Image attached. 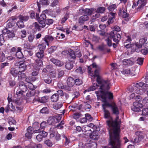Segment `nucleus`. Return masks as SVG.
<instances>
[{
  "label": "nucleus",
  "mask_w": 148,
  "mask_h": 148,
  "mask_svg": "<svg viewBox=\"0 0 148 148\" xmlns=\"http://www.w3.org/2000/svg\"><path fill=\"white\" fill-rule=\"evenodd\" d=\"M9 85L11 87H13L16 84V83L14 80H11L9 82Z\"/></svg>",
  "instance_id": "nucleus-55"
},
{
  "label": "nucleus",
  "mask_w": 148,
  "mask_h": 148,
  "mask_svg": "<svg viewBox=\"0 0 148 148\" xmlns=\"http://www.w3.org/2000/svg\"><path fill=\"white\" fill-rule=\"evenodd\" d=\"M68 17L69 16H68V15L67 14H66L65 15L64 17L62 18L61 20V23L62 24L64 23L65 21L67 20Z\"/></svg>",
  "instance_id": "nucleus-60"
},
{
  "label": "nucleus",
  "mask_w": 148,
  "mask_h": 148,
  "mask_svg": "<svg viewBox=\"0 0 148 148\" xmlns=\"http://www.w3.org/2000/svg\"><path fill=\"white\" fill-rule=\"evenodd\" d=\"M49 2L47 0H41L40 1V3L42 5H47L49 4Z\"/></svg>",
  "instance_id": "nucleus-49"
},
{
  "label": "nucleus",
  "mask_w": 148,
  "mask_h": 148,
  "mask_svg": "<svg viewBox=\"0 0 148 148\" xmlns=\"http://www.w3.org/2000/svg\"><path fill=\"white\" fill-rule=\"evenodd\" d=\"M44 143L49 147H51L52 146V142L49 140H46L44 142Z\"/></svg>",
  "instance_id": "nucleus-50"
},
{
  "label": "nucleus",
  "mask_w": 148,
  "mask_h": 148,
  "mask_svg": "<svg viewBox=\"0 0 148 148\" xmlns=\"http://www.w3.org/2000/svg\"><path fill=\"white\" fill-rule=\"evenodd\" d=\"M147 38H146L140 39L139 42H137L135 44V45L138 48L142 47L143 46L146 48L148 46V43L147 42Z\"/></svg>",
  "instance_id": "nucleus-8"
},
{
  "label": "nucleus",
  "mask_w": 148,
  "mask_h": 148,
  "mask_svg": "<svg viewBox=\"0 0 148 148\" xmlns=\"http://www.w3.org/2000/svg\"><path fill=\"white\" fill-rule=\"evenodd\" d=\"M144 59L141 58H138L137 60V63L140 65H141L143 63Z\"/></svg>",
  "instance_id": "nucleus-54"
},
{
  "label": "nucleus",
  "mask_w": 148,
  "mask_h": 148,
  "mask_svg": "<svg viewBox=\"0 0 148 148\" xmlns=\"http://www.w3.org/2000/svg\"><path fill=\"white\" fill-rule=\"evenodd\" d=\"M110 36L111 38L113 39L114 42L118 43L121 38V35L118 34L115 31H112L110 33Z\"/></svg>",
  "instance_id": "nucleus-9"
},
{
  "label": "nucleus",
  "mask_w": 148,
  "mask_h": 148,
  "mask_svg": "<svg viewBox=\"0 0 148 148\" xmlns=\"http://www.w3.org/2000/svg\"><path fill=\"white\" fill-rule=\"evenodd\" d=\"M100 96L97 92H96L97 94V97L98 99L101 100V99L102 101L107 106L110 108L112 111L113 114L117 116L119 114V110L117 105L114 103L111 104L110 103L107 101V97L109 99H112L113 98L112 94L110 92H107L106 93L100 92Z\"/></svg>",
  "instance_id": "nucleus-3"
},
{
  "label": "nucleus",
  "mask_w": 148,
  "mask_h": 148,
  "mask_svg": "<svg viewBox=\"0 0 148 148\" xmlns=\"http://www.w3.org/2000/svg\"><path fill=\"white\" fill-rule=\"evenodd\" d=\"M16 64L19 65L18 69L20 73L23 72L26 69L27 65L25 63L22 62H20Z\"/></svg>",
  "instance_id": "nucleus-19"
},
{
  "label": "nucleus",
  "mask_w": 148,
  "mask_h": 148,
  "mask_svg": "<svg viewBox=\"0 0 148 148\" xmlns=\"http://www.w3.org/2000/svg\"><path fill=\"white\" fill-rule=\"evenodd\" d=\"M49 99V97L47 96H44L42 97H37L34 99V101H38L41 103H45L47 102Z\"/></svg>",
  "instance_id": "nucleus-18"
},
{
  "label": "nucleus",
  "mask_w": 148,
  "mask_h": 148,
  "mask_svg": "<svg viewBox=\"0 0 148 148\" xmlns=\"http://www.w3.org/2000/svg\"><path fill=\"white\" fill-rule=\"evenodd\" d=\"M131 41V39L129 36H125L123 41V43H125V44L130 43Z\"/></svg>",
  "instance_id": "nucleus-37"
},
{
  "label": "nucleus",
  "mask_w": 148,
  "mask_h": 148,
  "mask_svg": "<svg viewBox=\"0 0 148 148\" xmlns=\"http://www.w3.org/2000/svg\"><path fill=\"white\" fill-rule=\"evenodd\" d=\"M51 61L55 65L58 66H61L64 64V63L59 60L55 59L54 58H51Z\"/></svg>",
  "instance_id": "nucleus-23"
},
{
  "label": "nucleus",
  "mask_w": 148,
  "mask_h": 148,
  "mask_svg": "<svg viewBox=\"0 0 148 148\" xmlns=\"http://www.w3.org/2000/svg\"><path fill=\"white\" fill-rule=\"evenodd\" d=\"M36 66L34 67L35 69L32 73L33 76H36L38 74L39 67L42 66V62L41 60H36Z\"/></svg>",
  "instance_id": "nucleus-6"
},
{
  "label": "nucleus",
  "mask_w": 148,
  "mask_h": 148,
  "mask_svg": "<svg viewBox=\"0 0 148 148\" xmlns=\"http://www.w3.org/2000/svg\"><path fill=\"white\" fill-rule=\"evenodd\" d=\"M143 103L147 106H148V97H146L143 100Z\"/></svg>",
  "instance_id": "nucleus-64"
},
{
  "label": "nucleus",
  "mask_w": 148,
  "mask_h": 148,
  "mask_svg": "<svg viewBox=\"0 0 148 148\" xmlns=\"http://www.w3.org/2000/svg\"><path fill=\"white\" fill-rule=\"evenodd\" d=\"M123 45L127 49L130 48L133 46L132 44H130V43L125 44V43H123Z\"/></svg>",
  "instance_id": "nucleus-58"
},
{
  "label": "nucleus",
  "mask_w": 148,
  "mask_h": 148,
  "mask_svg": "<svg viewBox=\"0 0 148 148\" xmlns=\"http://www.w3.org/2000/svg\"><path fill=\"white\" fill-rule=\"evenodd\" d=\"M125 6H124L122 7V8H120L119 9V16H121L122 15V17L123 18H125V20H127L126 18L128 16L129 14L126 12V10H125Z\"/></svg>",
  "instance_id": "nucleus-15"
},
{
  "label": "nucleus",
  "mask_w": 148,
  "mask_h": 148,
  "mask_svg": "<svg viewBox=\"0 0 148 148\" xmlns=\"http://www.w3.org/2000/svg\"><path fill=\"white\" fill-rule=\"evenodd\" d=\"M90 138L92 139L97 140L99 138L97 132L96 131H93V132L90 135Z\"/></svg>",
  "instance_id": "nucleus-30"
},
{
  "label": "nucleus",
  "mask_w": 148,
  "mask_h": 148,
  "mask_svg": "<svg viewBox=\"0 0 148 148\" xmlns=\"http://www.w3.org/2000/svg\"><path fill=\"white\" fill-rule=\"evenodd\" d=\"M26 81L27 82L29 83L28 85L29 87L31 90H34V85L31 82L34 81L35 80V78H31L29 77V78H26L25 79Z\"/></svg>",
  "instance_id": "nucleus-22"
},
{
  "label": "nucleus",
  "mask_w": 148,
  "mask_h": 148,
  "mask_svg": "<svg viewBox=\"0 0 148 148\" xmlns=\"http://www.w3.org/2000/svg\"><path fill=\"white\" fill-rule=\"evenodd\" d=\"M17 25L19 28H22L24 27V25L23 21H21L18 22L16 23Z\"/></svg>",
  "instance_id": "nucleus-46"
},
{
  "label": "nucleus",
  "mask_w": 148,
  "mask_h": 148,
  "mask_svg": "<svg viewBox=\"0 0 148 148\" xmlns=\"http://www.w3.org/2000/svg\"><path fill=\"white\" fill-rule=\"evenodd\" d=\"M47 132L42 131L41 133L38 134L36 136V139L38 141L40 142L42 140L43 138L47 137Z\"/></svg>",
  "instance_id": "nucleus-20"
},
{
  "label": "nucleus",
  "mask_w": 148,
  "mask_h": 148,
  "mask_svg": "<svg viewBox=\"0 0 148 148\" xmlns=\"http://www.w3.org/2000/svg\"><path fill=\"white\" fill-rule=\"evenodd\" d=\"M42 25L40 24L39 25L37 22H35L32 25V29L34 33H36L37 31H39L40 28H43L41 26Z\"/></svg>",
  "instance_id": "nucleus-21"
},
{
  "label": "nucleus",
  "mask_w": 148,
  "mask_h": 148,
  "mask_svg": "<svg viewBox=\"0 0 148 148\" xmlns=\"http://www.w3.org/2000/svg\"><path fill=\"white\" fill-rule=\"evenodd\" d=\"M88 19L89 17L87 15H83L79 17L78 22L81 24H83L85 21H88Z\"/></svg>",
  "instance_id": "nucleus-24"
},
{
  "label": "nucleus",
  "mask_w": 148,
  "mask_h": 148,
  "mask_svg": "<svg viewBox=\"0 0 148 148\" xmlns=\"http://www.w3.org/2000/svg\"><path fill=\"white\" fill-rule=\"evenodd\" d=\"M59 98V96L58 94H54L51 96V99L52 102H56L58 101Z\"/></svg>",
  "instance_id": "nucleus-32"
},
{
  "label": "nucleus",
  "mask_w": 148,
  "mask_h": 148,
  "mask_svg": "<svg viewBox=\"0 0 148 148\" xmlns=\"http://www.w3.org/2000/svg\"><path fill=\"white\" fill-rule=\"evenodd\" d=\"M50 137L51 138H55L57 141H58L60 139V136L59 134L56 131L53 130L51 128L50 130Z\"/></svg>",
  "instance_id": "nucleus-13"
},
{
  "label": "nucleus",
  "mask_w": 148,
  "mask_h": 148,
  "mask_svg": "<svg viewBox=\"0 0 148 148\" xmlns=\"http://www.w3.org/2000/svg\"><path fill=\"white\" fill-rule=\"evenodd\" d=\"M10 73L11 75L14 77H17L18 75H19L18 76V78H19L20 77H22L21 76H24V74H21V75H20L19 73H20L19 72V71H18L16 68H12L10 70Z\"/></svg>",
  "instance_id": "nucleus-14"
},
{
  "label": "nucleus",
  "mask_w": 148,
  "mask_h": 148,
  "mask_svg": "<svg viewBox=\"0 0 148 148\" xmlns=\"http://www.w3.org/2000/svg\"><path fill=\"white\" fill-rule=\"evenodd\" d=\"M6 36H8V38H11L14 36V34L13 32L9 31Z\"/></svg>",
  "instance_id": "nucleus-59"
},
{
  "label": "nucleus",
  "mask_w": 148,
  "mask_h": 148,
  "mask_svg": "<svg viewBox=\"0 0 148 148\" xmlns=\"http://www.w3.org/2000/svg\"><path fill=\"white\" fill-rule=\"evenodd\" d=\"M122 73L123 74H130L131 75L133 76L134 75L135 71H132L131 72L130 69H123L122 71Z\"/></svg>",
  "instance_id": "nucleus-28"
},
{
  "label": "nucleus",
  "mask_w": 148,
  "mask_h": 148,
  "mask_svg": "<svg viewBox=\"0 0 148 148\" xmlns=\"http://www.w3.org/2000/svg\"><path fill=\"white\" fill-rule=\"evenodd\" d=\"M106 106L104 103L102 105L104 112V117L105 119H107L106 123L108 126V129L110 140L119 136L121 122L119 116H116L115 120H113L110 112L106 109Z\"/></svg>",
  "instance_id": "nucleus-2"
},
{
  "label": "nucleus",
  "mask_w": 148,
  "mask_h": 148,
  "mask_svg": "<svg viewBox=\"0 0 148 148\" xmlns=\"http://www.w3.org/2000/svg\"><path fill=\"white\" fill-rule=\"evenodd\" d=\"M62 116V114H59L55 117L52 116L50 117L48 119V123L49 125H52L55 123L59 122L60 121Z\"/></svg>",
  "instance_id": "nucleus-7"
},
{
  "label": "nucleus",
  "mask_w": 148,
  "mask_h": 148,
  "mask_svg": "<svg viewBox=\"0 0 148 148\" xmlns=\"http://www.w3.org/2000/svg\"><path fill=\"white\" fill-rule=\"evenodd\" d=\"M21 48L19 47L17 49V51L15 53L16 56L18 58H22L23 57V55L21 52Z\"/></svg>",
  "instance_id": "nucleus-27"
},
{
  "label": "nucleus",
  "mask_w": 148,
  "mask_h": 148,
  "mask_svg": "<svg viewBox=\"0 0 148 148\" xmlns=\"http://www.w3.org/2000/svg\"><path fill=\"white\" fill-rule=\"evenodd\" d=\"M115 14V13L113 12H111L109 14V18L107 22L109 24L112 23L113 22V19L114 18Z\"/></svg>",
  "instance_id": "nucleus-26"
},
{
  "label": "nucleus",
  "mask_w": 148,
  "mask_h": 148,
  "mask_svg": "<svg viewBox=\"0 0 148 148\" xmlns=\"http://www.w3.org/2000/svg\"><path fill=\"white\" fill-rule=\"evenodd\" d=\"M67 83L69 87H71L74 84L75 80L73 78L69 77L67 79Z\"/></svg>",
  "instance_id": "nucleus-25"
},
{
  "label": "nucleus",
  "mask_w": 148,
  "mask_h": 148,
  "mask_svg": "<svg viewBox=\"0 0 148 148\" xmlns=\"http://www.w3.org/2000/svg\"><path fill=\"white\" fill-rule=\"evenodd\" d=\"M105 10V8L104 7H100L98 8L96 10L95 12L97 13H103Z\"/></svg>",
  "instance_id": "nucleus-40"
},
{
  "label": "nucleus",
  "mask_w": 148,
  "mask_h": 148,
  "mask_svg": "<svg viewBox=\"0 0 148 148\" xmlns=\"http://www.w3.org/2000/svg\"><path fill=\"white\" fill-rule=\"evenodd\" d=\"M88 69L89 74L91 76L92 80L94 81L95 78L97 77V81L99 85H97V84H93L92 86L84 91V93L85 94L87 91H93L97 89H99L100 90L97 91H96L95 93L97 94L96 92H97L99 93V96L101 95L100 92H103L104 93L109 92H105L104 90L109 88L111 85L109 81H104L99 75V71L101 69L100 66L97 65L95 63H93L88 67Z\"/></svg>",
  "instance_id": "nucleus-1"
},
{
  "label": "nucleus",
  "mask_w": 148,
  "mask_h": 148,
  "mask_svg": "<svg viewBox=\"0 0 148 148\" xmlns=\"http://www.w3.org/2000/svg\"><path fill=\"white\" fill-rule=\"evenodd\" d=\"M27 90L26 86L23 83H20L18 88L16 90L15 96L19 99V101L16 100L15 101V102L17 104L19 105L22 101L21 99H23L25 96V92Z\"/></svg>",
  "instance_id": "nucleus-4"
},
{
  "label": "nucleus",
  "mask_w": 148,
  "mask_h": 148,
  "mask_svg": "<svg viewBox=\"0 0 148 148\" xmlns=\"http://www.w3.org/2000/svg\"><path fill=\"white\" fill-rule=\"evenodd\" d=\"M143 107V105L140 103L136 101L133 103V106L132 107V110L134 111L138 112L140 110V108Z\"/></svg>",
  "instance_id": "nucleus-12"
},
{
  "label": "nucleus",
  "mask_w": 148,
  "mask_h": 148,
  "mask_svg": "<svg viewBox=\"0 0 148 148\" xmlns=\"http://www.w3.org/2000/svg\"><path fill=\"white\" fill-rule=\"evenodd\" d=\"M34 38V35L33 34H30L28 36V39L29 42H32Z\"/></svg>",
  "instance_id": "nucleus-47"
},
{
  "label": "nucleus",
  "mask_w": 148,
  "mask_h": 148,
  "mask_svg": "<svg viewBox=\"0 0 148 148\" xmlns=\"http://www.w3.org/2000/svg\"><path fill=\"white\" fill-rule=\"evenodd\" d=\"M85 117L87 120H88L89 121H92V118L91 117V116L88 114H85Z\"/></svg>",
  "instance_id": "nucleus-63"
},
{
  "label": "nucleus",
  "mask_w": 148,
  "mask_h": 148,
  "mask_svg": "<svg viewBox=\"0 0 148 148\" xmlns=\"http://www.w3.org/2000/svg\"><path fill=\"white\" fill-rule=\"evenodd\" d=\"M53 39V38L51 36H46L44 38V40L45 42H46L48 44V42L52 41Z\"/></svg>",
  "instance_id": "nucleus-36"
},
{
  "label": "nucleus",
  "mask_w": 148,
  "mask_h": 148,
  "mask_svg": "<svg viewBox=\"0 0 148 148\" xmlns=\"http://www.w3.org/2000/svg\"><path fill=\"white\" fill-rule=\"evenodd\" d=\"M116 8V5L114 4L108 6V9L110 11H113Z\"/></svg>",
  "instance_id": "nucleus-44"
},
{
  "label": "nucleus",
  "mask_w": 148,
  "mask_h": 148,
  "mask_svg": "<svg viewBox=\"0 0 148 148\" xmlns=\"http://www.w3.org/2000/svg\"><path fill=\"white\" fill-rule=\"evenodd\" d=\"M87 147H89V148H96L97 144L95 142H93L91 143H88L86 145Z\"/></svg>",
  "instance_id": "nucleus-38"
},
{
  "label": "nucleus",
  "mask_w": 148,
  "mask_h": 148,
  "mask_svg": "<svg viewBox=\"0 0 148 148\" xmlns=\"http://www.w3.org/2000/svg\"><path fill=\"white\" fill-rule=\"evenodd\" d=\"M17 19V18L15 16H13L10 17L7 21H9L6 25V27L10 28L12 27L14 24V21Z\"/></svg>",
  "instance_id": "nucleus-17"
},
{
  "label": "nucleus",
  "mask_w": 148,
  "mask_h": 148,
  "mask_svg": "<svg viewBox=\"0 0 148 148\" xmlns=\"http://www.w3.org/2000/svg\"><path fill=\"white\" fill-rule=\"evenodd\" d=\"M62 106V104L61 103L55 104L53 105V107L56 110H58Z\"/></svg>",
  "instance_id": "nucleus-52"
},
{
  "label": "nucleus",
  "mask_w": 148,
  "mask_h": 148,
  "mask_svg": "<svg viewBox=\"0 0 148 148\" xmlns=\"http://www.w3.org/2000/svg\"><path fill=\"white\" fill-rule=\"evenodd\" d=\"M137 83H136V84ZM136 83H134V85H133V86L131 88H129V90L130 91V92H132L133 91H134V92H135L136 94H138V95H136L134 93H132L130 95L129 97L130 99H134L135 100H139V101L140 100L142 99V98L139 95H140L139 94H138L137 93H136V92H135V90H132V89H133V87H134V85H135Z\"/></svg>",
  "instance_id": "nucleus-11"
},
{
  "label": "nucleus",
  "mask_w": 148,
  "mask_h": 148,
  "mask_svg": "<svg viewBox=\"0 0 148 148\" xmlns=\"http://www.w3.org/2000/svg\"><path fill=\"white\" fill-rule=\"evenodd\" d=\"M64 121H62L60 123L56 126V127L58 129H61L63 128V125H64Z\"/></svg>",
  "instance_id": "nucleus-57"
},
{
  "label": "nucleus",
  "mask_w": 148,
  "mask_h": 148,
  "mask_svg": "<svg viewBox=\"0 0 148 148\" xmlns=\"http://www.w3.org/2000/svg\"><path fill=\"white\" fill-rule=\"evenodd\" d=\"M65 67L66 69L70 70L73 68V65L72 63L71 62H67L65 65Z\"/></svg>",
  "instance_id": "nucleus-39"
},
{
  "label": "nucleus",
  "mask_w": 148,
  "mask_h": 148,
  "mask_svg": "<svg viewBox=\"0 0 148 148\" xmlns=\"http://www.w3.org/2000/svg\"><path fill=\"white\" fill-rule=\"evenodd\" d=\"M45 24L49 25L53 23V20L51 19H47L45 20Z\"/></svg>",
  "instance_id": "nucleus-48"
},
{
  "label": "nucleus",
  "mask_w": 148,
  "mask_h": 148,
  "mask_svg": "<svg viewBox=\"0 0 148 148\" xmlns=\"http://www.w3.org/2000/svg\"><path fill=\"white\" fill-rule=\"evenodd\" d=\"M94 11V9H85V14H87L88 15H90Z\"/></svg>",
  "instance_id": "nucleus-43"
},
{
  "label": "nucleus",
  "mask_w": 148,
  "mask_h": 148,
  "mask_svg": "<svg viewBox=\"0 0 148 148\" xmlns=\"http://www.w3.org/2000/svg\"><path fill=\"white\" fill-rule=\"evenodd\" d=\"M44 52L43 50H39L36 54V56L39 59H41L44 56Z\"/></svg>",
  "instance_id": "nucleus-35"
},
{
  "label": "nucleus",
  "mask_w": 148,
  "mask_h": 148,
  "mask_svg": "<svg viewBox=\"0 0 148 148\" xmlns=\"http://www.w3.org/2000/svg\"><path fill=\"white\" fill-rule=\"evenodd\" d=\"M142 115L145 116L148 115V108H144L142 112Z\"/></svg>",
  "instance_id": "nucleus-53"
},
{
  "label": "nucleus",
  "mask_w": 148,
  "mask_h": 148,
  "mask_svg": "<svg viewBox=\"0 0 148 148\" xmlns=\"http://www.w3.org/2000/svg\"><path fill=\"white\" fill-rule=\"evenodd\" d=\"M75 83L76 85H79L82 84V80L77 79H76Z\"/></svg>",
  "instance_id": "nucleus-61"
},
{
  "label": "nucleus",
  "mask_w": 148,
  "mask_h": 148,
  "mask_svg": "<svg viewBox=\"0 0 148 148\" xmlns=\"http://www.w3.org/2000/svg\"><path fill=\"white\" fill-rule=\"evenodd\" d=\"M94 126V125L92 123H91L89 124L88 126L85 125L84 126V128L85 129H84L85 130V131L86 132L88 131L89 132V134H90V133L91 132V130L90 129H89V128L90 127L92 128Z\"/></svg>",
  "instance_id": "nucleus-34"
},
{
  "label": "nucleus",
  "mask_w": 148,
  "mask_h": 148,
  "mask_svg": "<svg viewBox=\"0 0 148 148\" xmlns=\"http://www.w3.org/2000/svg\"><path fill=\"white\" fill-rule=\"evenodd\" d=\"M40 112L43 114L47 113H48V109L47 107H44L41 110Z\"/></svg>",
  "instance_id": "nucleus-51"
},
{
  "label": "nucleus",
  "mask_w": 148,
  "mask_h": 148,
  "mask_svg": "<svg viewBox=\"0 0 148 148\" xmlns=\"http://www.w3.org/2000/svg\"><path fill=\"white\" fill-rule=\"evenodd\" d=\"M123 63L125 65H131L133 62L130 59H124L123 61Z\"/></svg>",
  "instance_id": "nucleus-33"
},
{
  "label": "nucleus",
  "mask_w": 148,
  "mask_h": 148,
  "mask_svg": "<svg viewBox=\"0 0 148 148\" xmlns=\"http://www.w3.org/2000/svg\"><path fill=\"white\" fill-rule=\"evenodd\" d=\"M36 18L39 22V24L42 25L41 26L42 27H45V21L46 18L45 14L42 13L39 18V14L37 13Z\"/></svg>",
  "instance_id": "nucleus-10"
},
{
  "label": "nucleus",
  "mask_w": 148,
  "mask_h": 148,
  "mask_svg": "<svg viewBox=\"0 0 148 148\" xmlns=\"http://www.w3.org/2000/svg\"><path fill=\"white\" fill-rule=\"evenodd\" d=\"M19 19L22 21H27L28 18L29 17L27 16H19Z\"/></svg>",
  "instance_id": "nucleus-45"
},
{
  "label": "nucleus",
  "mask_w": 148,
  "mask_h": 148,
  "mask_svg": "<svg viewBox=\"0 0 148 148\" xmlns=\"http://www.w3.org/2000/svg\"><path fill=\"white\" fill-rule=\"evenodd\" d=\"M84 72V70L80 67L77 68L75 71V72L79 74H82Z\"/></svg>",
  "instance_id": "nucleus-42"
},
{
  "label": "nucleus",
  "mask_w": 148,
  "mask_h": 148,
  "mask_svg": "<svg viewBox=\"0 0 148 148\" xmlns=\"http://www.w3.org/2000/svg\"><path fill=\"white\" fill-rule=\"evenodd\" d=\"M144 83L143 82L137 83L134 85L133 89L132 88V90H135L136 93L140 95H143L147 91V94L148 96V84H146L144 86Z\"/></svg>",
  "instance_id": "nucleus-5"
},
{
  "label": "nucleus",
  "mask_w": 148,
  "mask_h": 148,
  "mask_svg": "<svg viewBox=\"0 0 148 148\" xmlns=\"http://www.w3.org/2000/svg\"><path fill=\"white\" fill-rule=\"evenodd\" d=\"M47 123L46 122L43 121L40 124V126L41 129H43L46 126Z\"/></svg>",
  "instance_id": "nucleus-62"
},
{
  "label": "nucleus",
  "mask_w": 148,
  "mask_h": 148,
  "mask_svg": "<svg viewBox=\"0 0 148 148\" xmlns=\"http://www.w3.org/2000/svg\"><path fill=\"white\" fill-rule=\"evenodd\" d=\"M47 75H45V76L43 77L44 78V80L45 83L48 84H49L51 83V80L50 77H49L47 79L45 78V77Z\"/></svg>",
  "instance_id": "nucleus-56"
},
{
  "label": "nucleus",
  "mask_w": 148,
  "mask_h": 148,
  "mask_svg": "<svg viewBox=\"0 0 148 148\" xmlns=\"http://www.w3.org/2000/svg\"><path fill=\"white\" fill-rule=\"evenodd\" d=\"M146 3L145 0H138L137 2V5H138V8H140L144 6Z\"/></svg>",
  "instance_id": "nucleus-31"
},
{
  "label": "nucleus",
  "mask_w": 148,
  "mask_h": 148,
  "mask_svg": "<svg viewBox=\"0 0 148 148\" xmlns=\"http://www.w3.org/2000/svg\"><path fill=\"white\" fill-rule=\"evenodd\" d=\"M69 55L71 58L75 59L76 57H80L81 56V55L80 51H78L75 52L73 50H70L69 52Z\"/></svg>",
  "instance_id": "nucleus-16"
},
{
  "label": "nucleus",
  "mask_w": 148,
  "mask_h": 148,
  "mask_svg": "<svg viewBox=\"0 0 148 148\" xmlns=\"http://www.w3.org/2000/svg\"><path fill=\"white\" fill-rule=\"evenodd\" d=\"M139 136H138V138L136 137L134 140L135 142L138 143L140 141H141L143 138V136L142 134H139Z\"/></svg>",
  "instance_id": "nucleus-41"
},
{
  "label": "nucleus",
  "mask_w": 148,
  "mask_h": 148,
  "mask_svg": "<svg viewBox=\"0 0 148 148\" xmlns=\"http://www.w3.org/2000/svg\"><path fill=\"white\" fill-rule=\"evenodd\" d=\"M48 45V44L46 42H43L42 43L38 45V47L39 48V50H43L44 51V50L46 48V45Z\"/></svg>",
  "instance_id": "nucleus-29"
}]
</instances>
